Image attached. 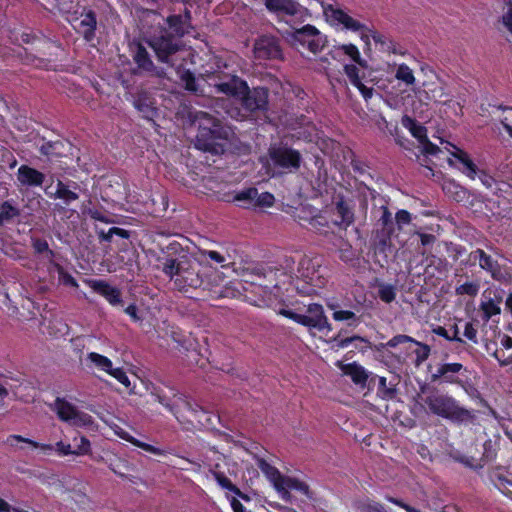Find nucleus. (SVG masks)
I'll return each mask as SVG.
<instances>
[{
    "mask_svg": "<svg viewBox=\"0 0 512 512\" xmlns=\"http://www.w3.org/2000/svg\"><path fill=\"white\" fill-rule=\"evenodd\" d=\"M293 263L291 258H286V268H272L259 264L247 274L248 279L245 281L264 288H285L286 291L289 288L285 286L289 285L303 295L316 294L318 289L326 285V268L322 266L319 257H302L298 263L297 273L293 272Z\"/></svg>",
    "mask_w": 512,
    "mask_h": 512,
    "instance_id": "nucleus-1",
    "label": "nucleus"
},
{
    "mask_svg": "<svg viewBox=\"0 0 512 512\" xmlns=\"http://www.w3.org/2000/svg\"><path fill=\"white\" fill-rule=\"evenodd\" d=\"M208 77L223 80L214 84L217 91L238 99L242 108L250 114L263 113L268 110V88L257 86L251 89L248 83L236 74L215 71Z\"/></svg>",
    "mask_w": 512,
    "mask_h": 512,
    "instance_id": "nucleus-2",
    "label": "nucleus"
},
{
    "mask_svg": "<svg viewBox=\"0 0 512 512\" xmlns=\"http://www.w3.org/2000/svg\"><path fill=\"white\" fill-rule=\"evenodd\" d=\"M162 271L173 281L174 288L183 293L205 289L207 284L202 265L195 256L184 254L178 258H167Z\"/></svg>",
    "mask_w": 512,
    "mask_h": 512,
    "instance_id": "nucleus-3",
    "label": "nucleus"
},
{
    "mask_svg": "<svg viewBox=\"0 0 512 512\" xmlns=\"http://www.w3.org/2000/svg\"><path fill=\"white\" fill-rule=\"evenodd\" d=\"M420 390L421 402L428 413L457 424L474 422L476 418L474 412L462 407L448 393L429 386H422Z\"/></svg>",
    "mask_w": 512,
    "mask_h": 512,
    "instance_id": "nucleus-4",
    "label": "nucleus"
},
{
    "mask_svg": "<svg viewBox=\"0 0 512 512\" xmlns=\"http://www.w3.org/2000/svg\"><path fill=\"white\" fill-rule=\"evenodd\" d=\"M193 27L187 25L181 18V14H171L165 18L164 25L159 28L149 41L161 62H168L169 57L178 52L182 47L181 39L189 34Z\"/></svg>",
    "mask_w": 512,
    "mask_h": 512,
    "instance_id": "nucleus-5",
    "label": "nucleus"
},
{
    "mask_svg": "<svg viewBox=\"0 0 512 512\" xmlns=\"http://www.w3.org/2000/svg\"><path fill=\"white\" fill-rule=\"evenodd\" d=\"M290 29L283 32V37L289 45L297 50H307L313 54L321 52L327 44V37L314 25H301L303 22L293 20L286 21Z\"/></svg>",
    "mask_w": 512,
    "mask_h": 512,
    "instance_id": "nucleus-6",
    "label": "nucleus"
},
{
    "mask_svg": "<svg viewBox=\"0 0 512 512\" xmlns=\"http://www.w3.org/2000/svg\"><path fill=\"white\" fill-rule=\"evenodd\" d=\"M157 401L163 405L170 413H172L177 420L180 421L182 414L181 410H187L192 416L201 424H212L210 415L197 403H193L188 397L180 394H173V399L163 395L157 391L153 393Z\"/></svg>",
    "mask_w": 512,
    "mask_h": 512,
    "instance_id": "nucleus-7",
    "label": "nucleus"
},
{
    "mask_svg": "<svg viewBox=\"0 0 512 512\" xmlns=\"http://www.w3.org/2000/svg\"><path fill=\"white\" fill-rule=\"evenodd\" d=\"M268 156L272 165L279 169L281 174L294 173L302 164L300 151L284 142L272 143L268 148Z\"/></svg>",
    "mask_w": 512,
    "mask_h": 512,
    "instance_id": "nucleus-8",
    "label": "nucleus"
},
{
    "mask_svg": "<svg viewBox=\"0 0 512 512\" xmlns=\"http://www.w3.org/2000/svg\"><path fill=\"white\" fill-rule=\"evenodd\" d=\"M279 314L310 329L319 331L332 329L328 318L325 315L324 308L321 304L310 303L306 306V314L298 313L288 308H282Z\"/></svg>",
    "mask_w": 512,
    "mask_h": 512,
    "instance_id": "nucleus-9",
    "label": "nucleus"
},
{
    "mask_svg": "<svg viewBox=\"0 0 512 512\" xmlns=\"http://www.w3.org/2000/svg\"><path fill=\"white\" fill-rule=\"evenodd\" d=\"M208 126H201L196 135V147L204 152L220 154L224 147L219 140L221 136V122L219 119H206Z\"/></svg>",
    "mask_w": 512,
    "mask_h": 512,
    "instance_id": "nucleus-10",
    "label": "nucleus"
},
{
    "mask_svg": "<svg viewBox=\"0 0 512 512\" xmlns=\"http://www.w3.org/2000/svg\"><path fill=\"white\" fill-rule=\"evenodd\" d=\"M265 6L268 11L274 12L278 16L291 17L290 23H293V20L304 22L311 16L309 10L296 0H267Z\"/></svg>",
    "mask_w": 512,
    "mask_h": 512,
    "instance_id": "nucleus-11",
    "label": "nucleus"
},
{
    "mask_svg": "<svg viewBox=\"0 0 512 512\" xmlns=\"http://www.w3.org/2000/svg\"><path fill=\"white\" fill-rule=\"evenodd\" d=\"M323 11L325 16L330 20V22L333 25L342 26L343 29L352 32H360L362 39L368 38L367 35H364V30H368V27L365 24L361 23L360 21L351 17L343 9L333 4H327L323 5Z\"/></svg>",
    "mask_w": 512,
    "mask_h": 512,
    "instance_id": "nucleus-12",
    "label": "nucleus"
},
{
    "mask_svg": "<svg viewBox=\"0 0 512 512\" xmlns=\"http://www.w3.org/2000/svg\"><path fill=\"white\" fill-rule=\"evenodd\" d=\"M54 411L57 417L70 425L82 427L91 423V416L79 411L72 403L66 399L57 397L54 401Z\"/></svg>",
    "mask_w": 512,
    "mask_h": 512,
    "instance_id": "nucleus-13",
    "label": "nucleus"
},
{
    "mask_svg": "<svg viewBox=\"0 0 512 512\" xmlns=\"http://www.w3.org/2000/svg\"><path fill=\"white\" fill-rule=\"evenodd\" d=\"M77 33L81 34L86 42H91L96 36L97 15L94 10L83 7L79 17L70 20Z\"/></svg>",
    "mask_w": 512,
    "mask_h": 512,
    "instance_id": "nucleus-14",
    "label": "nucleus"
},
{
    "mask_svg": "<svg viewBox=\"0 0 512 512\" xmlns=\"http://www.w3.org/2000/svg\"><path fill=\"white\" fill-rule=\"evenodd\" d=\"M468 261L470 265L478 264L479 267L489 273L495 280L504 278L501 267L496 259L487 254L483 249L477 248L469 253Z\"/></svg>",
    "mask_w": 512,
    "mask_h": 512,
    "instance_id": "nucleus-15",
    "label": "nucleus"
},
{
    "mask_svg": "<svg viewBox=\"0 0 512 512\" xmlns=\"http://www.w3.org/2000/svg\"><path fill=\"white\" fill-rule=\"evenodd\" d=\"M462 370L465 368L461 363H441L435 372L431 373L430 380L432 383L462 385V380L458 376Z\"/></svg>",
    "mask_w": 512,
    "mask_h": 512,
    "instance_id": "nucleus-16",
    "label": "nucleus"
},
{
    "mask_svg": "<svg viewBox=\"0 0 512 512\" xmlns=\"http://www.w3.org/2000/svg\"><path fill=\"white\" fill-rule=\"evenodd\" d=\"M254 56L259 60H277L282 58L279 40L272 36H261L254 44Z\"/></svg>",
    "mask_w": 512,
    "mask_h": 512,
    "instance_id": "nucleus-17",
    "label": "nucleus"
},
{
    "mask_svg": "<svg viewBox=\"0 0 512 512\" xmlns=\"http://www.w3.org/2000/svg\"><path fill=\"white\" fill-rule=\"evenodd\" d=\"M453 151L451 152L452 158L449 159L450 165L456 167L463 174H465L470 179L474 180L478 174V167L470 158L469 154L464 150L452 146Z\"/></svg>",
    "mask_w": 512,
    "mask_h": 512,
    "instance_id": "nucleus-18",
    "label": "nucleus"
},
{
    "mask_svg": "<svg viewBox=\"0 0 512 512\" xmlns=\"http://www.w3.org/2000/svg\"><path fill=\"white\" fill-rule=\"evenodd\" d=\"M406 343H411V344H414L417 346V348L413 351V353L415 354V357H416L415 358L416 365H420L421 363H423L425 360L428 359V357L430 355V351H431L430 347L427 344L416 341L414 338H412L408 335H403V334L395 335L386 343H382V346L383 347H397L399 345L406 344Z\"/></svg>",
    "mask_w": 512,
    "mask_h": 512,
    "instance_id": "nucleus-19",
    "label": "nucleus"
},
{
    "mask_svg": "<svg viewBox=\"0 0 512 512\" xmlns=\"http://www.w3.org/2000/svg\"><path fill=\"white\" fill-rule=\"evenodd\" d=\"M133 106L144 119L154 120L158 115L155 98L148 91H138L133 96Z\"/></svg>",
    "mask_w": 512,
    "mask_h": 512,
    "instance_id": "nucleus-20",
    "label": "nucleus"
},
{
    "mask_svg": "<svg viewBox=\"0 0 512 512\" xmlns=\"http://www.w3.org/2000/svg\"><path fill=\"white\" fill-rule=\"evenodd\" d=\"M331 222L334 226L346 229L354 222V211L352 205L344 196H338L335 203Z\"/></svg>",
    "mask_w": 512,
    "mask_h": 512,
    "instance_id": "nucleus-21",
    "label": "nucleus"
},
{
    "mask_svg": "<svg viewBox=\"0 0 512 512\" xmlns=\"http://www.w3.org/2000/svg\"><path fill=\"white\" fill-rule=\"evenodd\" d=\"M85 283L97 294L104 297L109 304L115 306L122 303L121 291L101 279H86Z\"/></svg>",
    "mask_w": 512,
    "mask_h": 512,
    "instance_id": "nucleus-22",
    "label": "nucleus"
},
{
    "mask_svg": "<svg viewBox=\"0 0 512 512\" xmlns=\"http://www.w3.org/2000/svg\"><path fill=\"white\" fill-rule=\"evenodd\" d=\"M73 190L69 184L64 183L61 180H57L55 192H50L48 189L45 193L52 199H60L66 206H69L72 202L79 199L78 193L75 191L79 188L78 184L72 182Z\"/></svg>",
    "mask_w": 512,
    "mask_h": 512,
    "instance_id": "nucleus-23",
    "label": "nucleus"
},
{
    "mask_svg": "<svg viewBox=\"0 0 512 512\" xmlns=\"http://www.w3.org/2000/svg\"><path fill=\"white\" fill-rule=\"evenodd\" d=\"M17 180L23 186L39 187L45 180V175L28 165H21L17 171Z\"/></svg>",
    "mask_w": 512,
    "mask_h": 512,
    "instance_id": "nucleus-24",
    "label": "nucleus"
},
{
    "mask_svg": "<svg viewBox=\"0 0 512 512\" xmlns=\"http://www.w3.org/2000/svg\"><path fill=\"white\" fill-rule=\"evenodd\" d=\"M377 386V396L383 400H392L397 396L396 384L387 382L382 376L374 375L369 380V386Z\"/></svg>",
    "mask_w": 512,
    "mask_h": 512,
    "instance_id": "nucleus-25",
    "label": "nucleus"
},
{
    "mask_svg": "<svg viewBox=\"0 0 512 512\" xmlns=\"http://www.w3.org/2000/svg\"><path fill=\"white\" fill-rule=\"evenodd\" d=\"M341 54L347 55L352 61H354L361 67H367V62L364 59H362L359 49L357 48L356 45L349 43L334 46V49L330 52V55L334 59H336Z\"/></svg>",
    "mask_w": 512,
    "mask_h": 512,
    "instance_id": "nucleus-26",
    "label": "nucleus"
},
{
    "mask_svg": "<svg viewBox=\"0 0 512 512\" xmlns=\"http://www.w3.org/2000/svg\"><path fill=\"white\" fill-rule=\"evenodd\" d=\"M259 467L261 468L262 471L271 476L274 487L276 488L277 491H288L287 480H290V477L283 476L277 468L271 466L265 460H261L259 462Z\"/></svg>",
    "mask_w": 512,
    "mask_h": 512,
    "instance_id": "nucleus-27",
    "label": "nucleus"
},
{
    "mask_svg": "<svg viewBox=\"0 0 512 512\" xmlns=\"http://www.w3.org/2000/svg\"><path fill=\"white\" fill-rule=\"evenodd\" d=\"M331 214L327 210H319L315 214L312 222H310L309 229L320 234H326L334 225L331 222Z\"/></svg>",
    "mask_w": 512,
    "mask_h": 512,
    "instance_id": "nucleus-28",
    "label": "nucleus"
},
{
    "mask_svg": "<svg viewBox=\"0 0 512 512\" xmlns=\"http://www.w3.org/2000/svg\"><path fill=\"white\" fill-rule=\"evenodd\" d=\"M41 140L42 144L38 146V150L41 155L48 158H59L64 155L65 144L63 141H46L44 137H42Z\"/></svg>",
    "mask_w": 512,
    "mask_h": 512,
    "instance_id": "nucleus-29",
    "label": "nucleus"
},
{
    "mask_svg": "<svg viewBox=\"0 0 512 512\" xmlns=\"http://www.w3.org/2000/svg\"><path fill=\"white\" fill-rule=\"evenodd\" d=\"M195 258L200 261L201 265L203 262H205L210 266L219 265L222 268L227 266V258L225 255L215 250L199 249V251L195 254Z\"/></svg>",
    "mask_w": 512,
    "mask_h": 512,
    "instance_id": "nucleus-30",
    "label": "nucleus"
},
{
    "mask_svg": "<svg viewBox=\"0 0 512 512\" xmlns=\"http://www.w3.org/2000/svg\"><path fill=\"white\" fill-rule=\"evenodd\" d=\"M344 373L350 376L353 383L363 387L366 385L368 380H370L366 369L356 362L347 364L344 368Z\"/></svg>",
    "mask_w": 512,
    "mask_h": 512,
    "instance_id": "nucleus-31",
    "label": "nucleus"
},
{
    "mask_svg": "<svg viewBox=\"0 0 512 512\" xmlns=\"http://www.w3.org/2000/svg\"><path fill=\"white\" fill-rule=\"evenodd\" d=\"M21 214L18 206L12 200H5L0 204V227L12 223Z\"/></svg>",
    "mask_w": 512,
    "mask_h": 512,
    "instance_id": "nucleus-32",
    "label": "nucleus"
},
{
    "mask_svg": "<svg viewBox=\"0 0 512 512\" xmlns=\"http://www.w3.org/2000/svg\"><path fill=\"white\" fill-rule=\"evenodd\" d=\"M401 122L402 125L410 131L414 138L420 142L427 140V129L423 125L419 124L414 118L405 115L402 117Z\"/></svg>",
    "mask_w": 512,
    "mask_h": 512,
    "instance_id": "nucleus-33",
    "label": "nucleus"
},
{
    "mask_svg": "<svg viewBox=\"0 0 512 512\" xmlns=\"http://www.w3.org/2000/svg\"><path fill=\"white\" fill-rule=\"evenodd\" d=\"M258 195V190L255 187H249L242 191L237 192L233 196V202L242 208H250L254 206V201Z\"/></svg>",
    "mask_w": 512,
    "mask_h": 512,
    "instance_id": "nucleus-34",
    "label": "nucleus"
},
{
    "mask_svg": "<svg viewBox=\"0 0 512 512\" xmlns=\"http://www.w3.org/2000/svg\"><path fill=\"white\" fill-rule=\"evenodd\" d=\"M177 75L186 91L192 93L199 92V85L197 83L195 74L190 69L179 68L177 70Z\"/></svg>",
    "mask_w": 512,
    "mask_h": 512,
    "instance_id": "nucleus-35",
    "label": "nucleus"
},
{
    "mask_svg": "<svg viewBox=\"0 0 512 512\" xmlns=\"http://www.w3.org/2000/svg\"><path fill=\"white\" fill-rule=\"evenodd\" d=\"M328 307L334 310L332 317L335 321H346L348 326L357 327L360 324V317L350 310H336L337 305L331 304Z\"/></svg>",
    "mask_w": 512,
    "mask_h": 512,
    "instance_id": "nucleus-36",
    "label": "nucleus"
},
{
    "mask_svg": "<svg viewBox=\"0 0 512 512\" xmlns=\"http://www.w3.org/2000/svg\"><path fill=\"white\" fill-rule=\"evenodd\" d=\"M133 59L134 62L137 64L138 68L144 71L151 72L155 68L148 51L141 44L137 46Z\"/></svg>",
    "mask_w": 512,
    "mask_h": 512,
    "instance_id": "nucleus-37",
    "label": "nucleus"
},
{
    "mask_svg": "<svg viewBox=\"0 0 512 512\" xmlns=\"http://www.w3.org/2000/svg\"><path fill=\"white\" fill-rule=\"evenodd\" d=\"M17 159L13 152L5 145L0 144V177L9 169L15 168Z\"/></svg>",
    "mask_w": 512,
    "mask_h": 512,
    "instance_id": "nucleus-38",
    "label": "nucleus"
},
{
    "mask_svg": "<svg viewBox=\"0 0 512 512\" xmlns=\"http://www.w3.org/2000/svg\"><path fill=\"white\" fill-rule=\"evenodd\" d=\"M500 303L501 297H499L497 300L489 298L488 300L481 302L480 310L482 311V319L484 321H488L493 316L500 314Z\"/></svg>",
    "mask_w": 512,
    "mask_h": 512,
    "instance_id": "nucleus-39",
    "label": "nucleus"
},
{
    "mask_svg": "<svg viewBox=\"0 0 512 512\" xmlns=\"http://www.w3.org/2000/svg\"><path fill=\"white\" fill-rule=\"evenodd\" d=\"M318 209L312 205H301L296 212V218L302 226L309 227Z\"/></svg>",
    "mask_w": 512,
    "mask_h": 512,
    "instance_id": "nucleus-40",
    "label": "nucleus"
},
{
    "mask_svg": "<svg viewBox=\"0 0 512 512\" xmlns=\"http://www.w3.org/2000/svg\"><path fill=\"white\" fill-rule=\"evenodd\" d=\"M119 436L122 439L132 443L136 447H139V448L143 449L146 452H149V453L154 454V455H160V456L165 455V451L164 450H162V449H160L158 447H155V446H153L151 444L142 442V441H140V440L130 436L127 432H123V433L119 434Z\"/></svg>",
    "mask_w": 512,
    "mask_h": 512,
    "instance_id": "nucleus-41",
    "label": "nucleus"
},
{
    "mask_svg": "<svg viewBox=\"0 0 512 512\" xmlns=\"http://www.w3.org/2000/svg\"><path fill=\"white\" fill-rule=\"evenodd\" d=\"M87 359L93 363L99 370L106 372L107 374L110 372V370L113 367L112 361L97 352H90L87 355Z\"/></svg>",
    "mask_w": 512,
    "mask_h": 512,
    "instance_id": "nucleus-42",
    "label": "nucleus"
},
{
    "mask_svg": "<svg viewBox=\"0 0 512 512\" xmlns=\"http://www.w3.org/2000/svg\"><path fill=\"white\" fill-rule=\"evenodd\" d=\"M380 209L381 216L379 217L378 222L382 226V229L386 233V235L390 237L394 233V220L392 217V213L385 205L381 206Z\"/></svg>",
    "mask_w": 512,
    "mask_h": 512,
    "instance_id": "nucleus-43",
    "label": "nucleus"
},
{
    "mask_svg": "<svg viewBox=\"0 0 512 512\" xmlns=\"http://www.w3.org/2000/svg\"><path fill=\"white\" fill-rule=\"evenodd\" d=\"M395 77L407 85H413L415 83V77L412 69L404 63L398 66Z\"/></svg>",
    "mask_w": 512,
    "mask_h": 512,
    "instance_id": "nucleus-44",
    "label": "nucleus"
},
{
    "mask_svg": "<svg viewBox=\"0 0 512 512\" xmlns=\"http://www.w3.org/2000/svg\"><path fill=\"white\" fill-rule=\"evenodd\" d=\"M211 473L220 487L230 492H239V488L223 472L211 470Z\"/></svg>",
    "mask_w": 512,
    "mask_h": 512,
    "instance_id": "nucleus-45",
    "label": "nucleus"
},
{
    "mask_svg": "<svg viewBox=\"0 0 512 512\" xmlns=\"http://www.w3.org/2000/svg\"><path fill=\"white\" fill-rule=\"evenodd\" d=\"M498 452L497 442L488 439L483 444L482 460L485 462H492L496 459Z\"/></svg>",
    "mask_w": 512,
    "mask_h": 512,
    "instance_id": "nucleus-46",
    "label": "nucleus"
},
{
    "mask_svg": "<svg viewBox=\"0 0 512 512\" xmlns=\"http://www.w3.org/2000/svg\"><path fill=\"white\" fill-rule=\"evenodd\" d=\"M75 449L73 451V455H87L90 453L91 444L87 437L80 436L79 439L77 437L74 438Z\"/></svg>",
    "mask_w": 512,
    "mask_h": 512,
    "instance_id": "nucleus-47",
    "label": "nucleus"
},
{
    "mask_svg": "<svg viewBox=\"0 0 512 512\" xmlns=\"http://www.w3.org/2000/svg\"><path fill=\"white\" fill-rule=\"evenodd\" d=\"M31 245L35 253H48L50 257L54 256V252L49 248L48 242L43 238L32 237Z\"/></svg>",
    "mask_w": 512,
    "mask_h": 512,
    "instance_id": "nucleus-48",
    "label": "nucleus"
},
{
    "mask_svg": "<svg viewBox=\"0 0 512 512\" xmlns=\"http://www.w3.org/2000/svg\"><path fill=\"white\" fill-rule=\"evenodd\" d=\"M378 296L383 302L391 303L396 298V289L390 284L382 285L378 290Z\"/></svg>",
    "mask_w": 512,
    "mask_h": 512,
    "instance_id": "nucleus-49",
    "label": "nucleus"
},
{
    "mask_svg": "<svg viewBox=\"0 0 512 512\" xmlns=\"http://www.w3.org/2000/svg\"><path fill=\"white\" fill-rule=\"evenodd\" d=\"M12 440L27 443V444L31 445L33 448H40L43 451L52 450V445H50V444H40L34 440L25 438L21 435H10L8 437L7 441L11 442Z\"/></svg>",
    "mask_w": 512,
    "mask_h": 512,
    "instance_id": "nucleus-50",
    "label": "nucleus"
},
{
    "mask_svg": "<svg viewBox=\"0 0 512 512\" xmlns=\"http://www.w3.org/2000/svg\"><path fill=\"white\" fill-rule=\"evenodd\" d=\"M333 341L335 342V346L338 349L346 348L355 341L368 342L365 338L358 336V335H353L351 337H346V338H340V334L338 336H336L333 339Z\"/></svg>",
    "mask_w": 512,
    "mask_h": 512,
    "instance_id": "nucleus-51",
    "label": "nucleus"
},
{
    "mask_svg": "<svg viewBox=\"0 0 512 512\" xmlns=\"http://www.w3.org/2000/svg\"><path fill=\"white\" fill-rule=\"evenodd\" d=\"M287 482H288V485H287L288 490L299 491L303 495L309 497L310 489H309V486L305 482H303L297 478H291V477H290V480H287Z\"/></svg>",
    "mask_w": 512,
    "mask_h": 512,
    "instance_id": "nucleus-52",
    "label": "nucleus"
},
{
    "mask_svg": "<svg viewBox=\"0 0 512 512\" xmlns=\"http://www.w3.org/2000/svg\"><path fill=\"white\" fill-rule=\"evenodd\" d=\"M479 291V285L474 282H465L456 288L459 295L476 296Z\"/></svg>",
    "mask_w": 512,
    "mask_h": 512,
    "instance_id": "nucleus-53",
    "label": "nucleus"
},
{
    "mask_svg": "<svg viewBox=\"0 0 512 512\" xmlns=\"http://www.w3.org/2000/svg\"><path fill=\"white\" fill-rule=\"evenodd\" d=\"M344 72L353 86L359 84V82L362 81L361 77L359 76V69L354 64L344 65Z\"/></svg>",
    "mask_w": 512,
    "mask_h": 512,
    "instance_id": "nucleus-54",
    "label": "nucleus"
},
{
    "mask_svg": "<svg viewBox=\"0 0 512 512\" xmlns=\"http://www.w3.org/2000/svg\"><path fill=\"white\" fill-rule=\"evenodd\" d=\"M274 200L275 198L273 194L269 192H263L257 195L254 201V207H270L273 205Z\"/></svg>",
    "mask_w": 512,
    "mask_h": 512,
    "instance_id": "nucleus-55",
    "label": "nucleus"
},
{
    "mask_svg": "<svg viewBox=\"0 0 512 512\" xmlns=\"http://www.w3.org/2000/svg\"><path fill=\"white\" fill-rule=\"evenodd\" d=\"M58 275L59 280L63 285L73 288H77L79 286L77 280L69 272L65 271L63 267H58Z\"/></svg>",
    "mask_w": 512,
    "mask_h": 512,
    "instance_id": "nucleus-56",
    "label": "nucleus"
},
{
    "mask_svg": "<svg viewBox=\"0 0 512 512\" xmlns=\"http://www.w3.org/2000/svg\"><path fill=\"white\" fill-rule=\"evenodd\" d=\"M110 376L115 378L119 383L124 385L126 388L130 387V380L126 372L122 368H113L108 373Z\"/></svg>",
    "mask_w": 512,
    "mask_h": 512,
    "instance_id": "nucleus-57",
    "label": "nucleus"
},
{
    "mask_svg": "<svg viewBox=\"0 0 512 512\" xmlns=\"http://www.w3.org/2000/svg\"><path fill=\"white\" fill-rule=\"evenodd\" d=\"M412 217L409 211L401 209L396 212L395 223L398 228L401 229L403 225H407L411 222Z\"/></svg>",
    "mask_w": 512,
    "mask_h": 512,
    "instance_id": "nucleus-58",
    "label": "nucleus"
},
{
    "mask_svg": "<svg viewBox=\"0 0 512 512\" xmlns=\"http://www.w3.org/2000/svg\"><path fill=\"white\" fill-rule=\"evenodd\" d=\"M206 119H217L216 117L210 115L204 111H196L193 114V122L198 124V129H201V126H208Z\"/></svg>",
    "mask_w": 512,
    "mask_h": 512,
    "instance_id": "nucleus-59",
    "label": "nucleus"
},
{
    "mask_svg": "<svg viewBox=\"0 0 512 512\" xmlns=\"http://www.w3.org/2000/svg\"><path fill=\"white\" fill-rule=\"evenodd\" d=\"M477 329L472 322H466L464 327V336L473 344H478Z\"/></svg>",
    "mask_w": 512,
    "mask_h": 512,
    "instance_id": "nucleus-60",
    "label": "nucleus"
},
{
    "mask_svg": "<svg viewBox=\"0 0 512 512\" xmlns=\"http://www.w3.org/2000/svg\"><path fill=\"white\" fill-rule=\"evenodd\" d=\"M350 164L355 173H357L359 175H364L367 173L368 165L366 164V162H364L360 159H357L356 157H353L351 159Z\"/></svg>",
    "mask_w": 512,
    "mask_h": 512,
    "instance_id": "nucleus-61",
    "label": "nucleus"
},
{
    "mask_svg": "<svg viewBox=\"0 0 512 512\" xmlns=\"http://www.w3.org/2000/svg\"><path fill=\"white\" fill-rule=\"evenodd\" d=\"M91 219L95 221H99L105 224L112 223L113 220L110 219L107 215L99 211L98 209H90L88 212Z\"/></svg>",
    "mask_w": 512,
    "mask_h": 512,
    "instance_id": "nucleus-62",
    "label": "nucleus"
},
{
    "mask_svg": "<svg viewBox=\"0 0 512 512\" xmlns=\"http://www.w3.org/2000/svg\"><path fill=\"white\" fill-rule=\"evenodd\" d=\"M476 177H478L482 184L487 188H492L495 184L494 178L483 170L479 169Z\"/></svg>",
    "mask_w": 512,
    "mask_h": 512,
    "instance_id": "nucleus-63",
    "label": "nucleus"
},
{
    "mask_svg": "<svg viewBox=\"0 0 512 512\" xmlns=\"http://www.w3.org/2000/svg\"><path fill=\"white\" fill-rule=\"evenodd\" d=\"M502 22L512 34V2L509 3L507 12L502 16Z\"/></svg>",
    "mask_w": 512,
    "mask_h": 512,
    "instance_id": "nucleus-64",
    "label": "nucleus"
}]
</instances>
